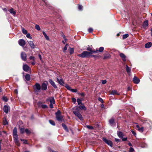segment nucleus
Here are the masks:
<instances>
[{"label":"nucleus","instance_id":"obj_1","mask_svg":"<svg viewBox=\"0 0 152 152\" xmlns=\"http://www.w3.org/2000/svg\"><path fill=\"white\" fill-rule=\"evenodd\" d=\"M78 56L81 57V58H84L87 57L88 56H93L90 54V53L87 51H83L82 53L80 54H79L77 55Z\"/></svg>","mask_w":152,"mask_h":152},{"label":"nucleus","instance_id":"obj_2","mask_svg":"<svg viewBox=\"0 0 152 152\" xmlns=\"http://www.w3.org/2000/svg\"><path fill=\"white\" fill-rule=\"evenodd\" d=\"M41 87L40 84L36 83L34 86V88L35 92H39L41 89Z\"/></svg>","mask_w":152,"mask_h":152},{"label":"nucleus","instance_id":"obj_3","mask_svg":"<svg viewBox=\"0 0 152 152\" xmlns=\"http://www.w3.org/2000/svg\"><path fill=\"white\" fill-rule=\"evenodd\" d=\"M73 113L80 120L82 121L83 120V118L79 112L76 111V110H74L73 111Z\"/></svg>","mask_w":152,"mask_h":152},{"label":"nucleus","instance_id":"obj_4","mask_svg":"<svg viewBox=\"0 0 152 152\" xmlns=\"http://www.w3.org/2000/svg\"><path fill=\"white\" fill-rule=\"evenodd\" d=\"M23 69L24 71L26 72H30L31 70L30 68L26 64H23Z\"/></svg>","mask_w":152,"mask_h":152},{"label":"nucleus","instance_id":"obj_5","mask_svg":"<svg viewBox=\"0 0 152 152\" xmlns=\"http://www.w3.org/2000/svg\"><path fill=\"white\" fill-rule=\"evenodd\" d=\"M102 140L109 146H110L111 147L112 146L113 143L111 141L109 140H108L104 137L103 138Z\"/></svg>","mask_w":152,"mask_h":152},{"label":"nucleus","instance_id":"obj_6","mask_svg":"<svg viewBox=\"0 0 152 152\" xmlns=\"http://www.w3.org/2000/svg\"><path fill=\"white\" fill-rule=\"evenodd\" d=\"M87 50L89 51V53H90V54H91L93 53H96L98 52V50L97 49L96 50H93L92 48L88 47L86 49Z\"/></svg>","mask_w":152,"mask_h":152},{"label":"nucleus","instance_id":"obj_7","mask_svg":"<svg viewBox=\"0 0 152 152\" xmlns=\"http://www.w3.org/2000/svg\"><path fill=\"white\" fill-rule=\"evenodd\" d=\"M21 57L22 60L25 61L27 59L26 54L24 52H22L21 53Z\"/></svg>","mask_w":152,"mask_h":152},{"label":"nucleus","instance_id":"obj_8","mask_svg":"<svg viewBox=\"0 0 152 152\" xmlns=\"http://www.w3.org/2000/svg\"><path fill=\"white\" fill-rule=\"evenodd\" d=\"M13 138L15 143L18 145H19L18 135H13Z\"/></svg>","mask_w":152,"mask_h":152},{"label":"nucleus","instance_id":"obj_9","mask_svg":"<svg viewBox=\"0 0 152 152\" xmlns=\"http://www.w3.org/2000/svg\"><path fill=\"white\" fill-rule=\"evenodd\" d=\"M19 44L21 46H23L26 43V42L24 40L20 39L18 41Z\"/></svg>","mask_w":152,"mask_h":152},{"label":"nucleus","instance_id":"obj_10","mask_svg":"<svg viewBox=\"0 0 152 152\" xmlns=\"http://www.w3.org/2000/svg\"><path fill=\"white\" fill-rule=\"evenodd\" d=\"M41 88L42 90H46L47 88V85L45 83H43L41 85Z\"/></svg>","mask_w":152,"mask_h":152},{"label":"nucleus","instance_id":"obj_11","mask_svg":"<svg viewBox=\"0 0 152 152\" xmlns=\"http://www.w3.org/2000/svg\"><path fill=\"white\" fill-rule=\"evenodd\" d=\"M133 80L134 83L135 84H138L140 81L139 79L136 76L134 77Z\"/></svg>","mask_w":152,"mask_h":152},{"label":"nucleus","instance_id":"obj_12","mask_svg":"<svg viewBox=\"0 0 152 152\" xmlns=\"http://www.w3.org/2000/svg\"><path fill=\"white\" fill-rule=\"evenodd\" d=\"M49 82H50V84L54 88H57V86L56 85V84H55V83L53 81V80L51 79H50L49 80Z\"/></svg>","mask_w":152,"mask_h":152},{"label":"nucleus","instance_id":"obj_13","mask_svg":"<svg viewBox=\"0 0 152 152\" xmlns=\"http://www.w3.org/2000/svg\"><path fill=\"white\" fill-rule=\"evenodd\" d=\"M121 58L123 61H126V56L122 53H120L119 54Z\"/></svg>","mask_w":152,"mask_h":152},{"label":"nucleus","instance_id":"obj_14","mask_svg":"<svg viewBox=\"0 0 152 152\" xmlns=\"http://www.w3.org/2000/svg\"><path fill=\"white\" fill-rule=\"evenodd\" d=\"M56 78L58 82L60 84L63 85L64 84V82L62 79L60 78L59 79L58 77H57Z\"/></svg>","mask_w":152,"mask_h":152},{"label":"nucleus","instance_id":"obj_15","mask_svg":"<svg viewBox=\"0 0 152 152\" xmlns=\"http://www.w3.org/2000/svg\"><path fill=\"white\" fill-rule=\"evenodd\" d=\"M28 42L30 47L32 49L35 48V45L33 41H28Z\"/></svg>","mask_w":152,"mask_h":152},{"label":"nucleus","instance_id":"obj_16","mask_svg":"<svg viewBox=\"0 0 152 152\" xmlns=\"http://www.w3.org/2000/svg\"><path fill=\"white\" fill-rule=\"evenodd\" d=\"M3 110L5 113H7L9 110V107L6 105H4V107Z\"/></svg>","mask_w":152,"mask_h":152},{"label":"nucleus","instance_id":"obj_17","mask_svg":"<svg viewBox=\"0 0 152 152\" xmlns=\"http://www.w3.org/2000/svg\"><path fill=\"white\" fill-rule=\"evenodd\" d=\"M56 118L57 120L59 121H62L63 120V116H61L60 115H57V116H56Z\"/></svg>","mask_w":152,"mask_h":152},{"label":"nucleus","instance_id":"obj_18","mask_svg":"<svg viewBox=\"0 0 152 152\" xmlns=\"http://www.w3.org/2000/svg\"><path fill=\"white\" fill-rule=\"evenodd\" d=\"M117 134L118 137L120 138H122L124 136L123 133L120 131H118L117 132Z\"/></svg>","mask_w":152,"mask_h":152},{"label":"nucleus","instance_id":"obj_19","mask_svg":"<svg viewBox=\"0 0 152 152\" xmlns=\"http://www.w3.org/2000/svg\"><path fill=\"white\" fill-rule=\"evenodd\" d=\"M151 42H149L145 44V47L146 48H149L151 46Z\"/></svg>","mask_w":152,"mask_h":152},{"label":"nucleus","instance_id":"obj_20","mask_svg":"<svg viewBox=\"0 0 152 152\" xmlns=\"http://www.w3.org/2000/svg\"><path fill=\"white\" fill-rule=\"evenodd\" d=\"M126 70L128 74H129L131 72V69L127 65H126Z\"/></svg>","mask_w":152,"mask_h":152},{"label":"nucleus","instance_id":"obj_21","mask_svg":"<svg viewBox=\"0 0 152 152\" xmlns=\"http://www.w3.org/2000/svg\"><path fill=\"white\" fill-rule=\"evenodd\" d=\"M79 108L81 109H83L84 110H86V108L85 107L84 105L83 104H81L79 106Z\"/></svg>","mask_w":152,"mask_h":152},{"label":"nucleus","instance_id":"obj_22","mask_svg":"<svg viewBox=\"0 0 152 152\" xmlns=\"http://www.w3.org/2000/svg\"><path fill=\"white\" fill-rule=\"evenodd\" d=\"M110 94L113 95H119V94L118 93L117 91L115 90L112 91L111 92Z\"/></svg>","mask_w":152,"mask_h":152},{"label":"nucleus","instance_id":"obj_23","mask_svg":"<svg viewBox=\"0 0 152 152\" xmlns=\"http://www.w3.org/2000/svg\"><path fill=\"white\" fill-rule=\"evenodd\" d=\"M148 25V21L147 20H145L143 23V26L144 28H145Z\"/></svg>","mask_w":152,"mask_h":152},{"label":"nucleus","instance_id":"obj_24","mask_svg":"<svg viewBox=\"0 0 152 152\" xmlns=\"http://www.w3.org/2000/svg\"><path fill=\"white\" fill-rule=\"evenodd\" d=\"M25 79L27 81H29L30 80V76L28 74H26L25 76Z\"/></svg>","mask_w":152,"mask_h":152},{"label":"nucleus","instance_id":"obj_25","mask_svg":"<svg viewBox=\"0 0 152 152\" xmlns=\"http://www.w3.org/2000/svg\"><path fill=\"white\" fill-rule=\"evenodd\" d=\"M62 126L64 129L67 132H68L69 131L66 126L64 124H62Z\"/></svg>","mask_w":152,"mask_h":152},{"label":"nucleus","instance_id":"obj_26","mask_svg":"<svg viewBox=\"0 0 152 152\" xmlns=\"http://www.w3.org/2000/svg\"><path fill=\"white\" fill-rule=\"evenodd\" d=\"M10 12L13 15H15L16 14L15 12L14 11V10L13 8H11L10 10Z\"/></svg>","mask_w":152,"mask_h":152},{"label":"nucleus","instance_id":"obj_27","mask_svg":"<svg viewBox=\"0 0 152 152\" xmlns=\"http://www.w3.org/2000/svg\"><path fill=\"white\" fill-rule=\"evenodd\" d=\"M50 103L52 104H55V101L54 98L53 97H52L50 98Z\"/></svg>","mask_w":152,"mask_h":152},{"label":"nucleus","instance_id":"obj_28","mask_svg":"<svg viewBox=\"0 0 152 152\" xmlns=\"http://www.w3.org/2000/svg\"><path fill=\"white\" fill-rule=\"evenodd\" d=\"M25 131L27 134H29L31 132L30 130H28L27 129H25Z\"/></svg>","mask_w":152,"mask_h":152},{"label":"nucleus","instance_id":"obj_29","mask_svg":"<svg viewBox=\"0 0 152 152\" xmlns=\"http://www.w3.org/2000/svg\"><path fill=\"white\" fill-rule=\"evenodd\" d=\"M17 129L16 127H15L13 130V135H17Z\"/></svg>","mask_w":152,"mask_h":152},{"label":"nucleus","instance_id":"obj_30","mask_svg":"<svg viewBox=\"0 0 152 152\" xmlns=\"http://www.w3.org/2000/svg\"><path fill=\"white\" fill-rule=\"evenodd\" d=\"M25 129L23 128H20V132L22 134L24 133V132H25Z\"/></svg>","mask_w":152,"mask_h":152},{"label":"nucleus","instance_id":"obj_31","mask_svg":"<svg viewBox=\"0 0 152 152\" xmlns=\"http://www.w3.org/2000/svg\"><path fill=\"white\" fill-rule=\"evenodd\" d=\"M68 46V45L66 44V45L65 46L64 48L63 51L64 52H65V51L67 50V46Z\"/></svg>","mask_w":152,"mask_h":152},{"label":"nucleus","instance_id":"obj_32","mask_svg":"<svg viewBox=\"0 0 152 152\" xmlns=\"http://www.w3.org/2000/svg\"><path fill=\"white\" fill-rule=\"evenodd\" d=\"M49 122L52 125H53V126L55 125V123L52 120H50L49 121Z\"/></svg>","mask_w":152,"mask_h":152},{"label":"nucleus","instance_id":"obj_33","mask_svg":"<svg viewBox=\"0 0 152 152\" xmlns=\"http://www.w3.org/2000/svg\"><path fill=\"white\" fill-rule=\"evenodd\" d=\"M35 28L38 31H39L41 29L39 26L37 24L35 25Z\"/></svg>","mask_w":152,"mask_h":152},{"label":"nucleus","instance_id":"obj_34","mask_svg":"<svg viewBox=\"0 0 152 152\" xmlns=\"http://www.w3.org/2000/svg\"><path fill=\"white\" fill-rule=\"evenodd\" d=\"M109 122L110 124H113L114 122V119L113 118L110 119L109 121Z\"/></svg>","mask_w":152,"mask_h":152},{"label":"nucleus","instance_id":"obj_35","mask_svg":"<svg viewBox=\"0 0 152 152\" xmlns=\"http://www.w3.org/2000/svg\"><path fill=\"white\" fill-rule=\"evenodd\" d=\"M65 87L68 90L71 91L72 88L70 86L67 85H66L65 86Z\"/></svg>","mask_w":152,"mask_h":152},{"label":"nucleus","instance_id":"obj_36","mask_svg":"<svg viewBox=\"0 0 152 152\" xmlns=\"http://www.w3.org/2000/svg\"><path fill=\"white\" fill-rule=\"evenodd\" d=\"M74 51V49L73 48H70V54H72Z\"/></svg>","mask_w":152,"mask_h":152},{"label":"nucleus","instance_id":"obj_37","mask_svg":"<svg viewBox=\"0 0 152 152\" xmlns=\"http://www.w3.org/2000/svg\"><path fill=\"white\" fill-rule=\"evenodd\" d=\"M77 102L78 103V104L79 105H80V104H82V101H81V100L80 99H77Z\"/></svg>","mask_w":152,"mask_h":152},{"label":"nucleus","instance_id":"obj_38","mask_svg":"<svg viewBox=\"0 0 152 152\" xmlns=\"http://www.w3.org/2000/svg\"><path fill=\"white\" fill-rule=\"evenodd\" d=\"M104 50V48L103 47H100L99 50V51L100 52H102Z\"/></svg>","mask_w":152,"mask_h":152},{"label":"nucleus","instance_id":"obj_39","mask_svg":"<svg viewBox=\"0 0 152 152\" xmlns=\"http://www.w3.org/2000/svg\"><path fill=\"white\" fill-rule=\"evenodd\" d=\"M22 31L23 33L24 34H27V31L24 28H23L22 29Z\"/></svg>","mask_w":152,"mask_h":152},{"label":"nucleus","instance_id":"obj_40","mask_svg":"<svg viewBox=\"0 0 152 152\" xmlns=\"http://www.w3.org/2000/svg\"><path fill=\"white\" fill-rule=\"evenodd\" d=\"M86 127L88 128V129H94V127L92 126H89V125H87L86 126Z\"/></svg>","mask_w":152,"mask_h":152},{"label":"nucleus","instance_id":"obj_41","mask_svg":"<svg viewBox=\"0 0 152 152\" xmlns=\"http://www.w3.org/2000/svg\"><path fill=\"white\" fill-rule=\"evenodd\" d=\"M129 36V35L128 34H125L123 35V38L124 39H126Z\"/></svg>","mask_w":152,"mask_h":152},{"label":"nucleus","instance_id":"obj_42","mask_svg":"<svg viewBox=\"0 0 152 152\" xmlns=\"http://www.w3.org/2000/svg\"><path fill=\"white\" fill-rule=\"evenodd\" d=\"M8 124V122L6 119H5L3 121V124L4 125H5Z\"/></svg>","mask_w":152,"mask_h":152},{"label":"nucleus","instance_id":"obj_43","mask_svg":"<svg viewBox=\"0 0 152 152\" xmlns=\"http://www.w3.org/2000/svg\"><path fill=\"white\" fill-rule=\"evenodd\" d=\"M26 36L27 38H29L30 39H31L32 38V37L31 36L30 34H26Z\"/></svg>","mask_w":152,"mask_h":152},{"label":"nucleus","instance_id":"obj_44","mask_svg":"<svg viewBox=\"0 0 152 152\" xmlns=\"http://www.w3.org/2000/svg\"><path fill=\"white\" fill-rule=\"evenodd\" d=\"M61 114V112L59 110H58L57 111V112L56 113V116H57V115H60Z\"/></svg>","mask_w":152,"mask_h":152},{"label":"nucleus","instance_id":"obj_45","mask_svg":"<svg viewBox=\"0 0 152 152\" xmlns=\"http://www.w3.org/2000/svg\"><path fill=\"white\" fill-rule=\"evenodd\" d=\"M41 106V107L44 109H45L47 107V105L45 104H42Z\"/></svg>","mask_w":152,"mask_h":152},{"label":"nucleus","instance_id":"obj_46","mask_svg":"<svg viewBox=\"0 0 152 152\" xmlns=\"http://www.w3.org/2000/svg\"><path fill=\"white\" fill-rule=\"evenodd\" d=\"M78 8L79 10H82L83 9V6L82 5H79Z\"/></svg>","mask_w":152,"mask_h":152},{"label":"nucleus","instance_id":"obj_47","mask_svg":"<svg viewBox=\"0 0 152 152\" xmlns=\"http://www.w3.org/2000/svg\"><path fill=\"white\" fill-rule=\"evenodd\" d=\"M98 100L100 102H101L102 103H103L104 102L103 100L100 97H99L98 98Z\"/></svg>","mask_w":152,"mask_h":152},{"label":"nucleus","instance_id":"obj_48","mask_svg":"<svg viewBox=\"0 0 152 152\" xmlns=\"http://www.w3.org/2000/svg\"><path fill=\"white\" fill-rule=\"evenodd\" d=\"M29 59L30 60H32L34 61H35V57L34 56H31L29 57Z\"/></svg>","mask_w":152,"mask_h":152},{"label":"nucleus","instance_id":"obj_49","mask_svg":"<svg viewBox=\"0 0 152 152\" xmlns=\"http://www.w3.org/2000/svg\"><path fill=\"white\" fill-rule=\"evenodd\" d=\"M3 100L5 102H7V98L5 96H4L3 98Z\"/></svg>","mask_w":152,"mask_h":152},{"label":"nucleus","instance_id":"obj_50","mask_svg":"<svg viewBox=\"0 0 152 152\" xmlns=\"http://www.w3.org/2000/svg\"><path fill=\"white\" fill-rule=\"evenodd\" d=\"M138 130L139 131L142 132L143 131V127H141L140 128H139V129H138Z\"/></svg>","mask_w":152,"mask_h":152},{"label":"nucleus","instance_id":"obj_51","mask_svg":"<svg viewBox=\"0 0 152 152\" xmlns=\"http://www.w3.org/2000/svg\"><path fill=\"white\" fill-rule=\"evenodd\" d=\"M70 91L72 92H77V90L76 89H73L72 88Z\"/></svg>","mask_w":152,"mask_h":152},{"label":"nucleus","instance_id":"obj_52","mask_svg":"<svg viewBox=\"0 0 152 152\" xmlns=\"http://www.w3.org/2000/svg\"><path fill=\"white\" fill-rule=\"evenodd\" d=\"M93 31V29L91 28H89L88 29V31L89 32V33H91Z\"/></svg>","mask_w":152,"mask_h":152},{"label":"nucleus","instance_id":"obj_53","mask_svg":"<svg viewBox=\"0 0 152 152\" xmlns=\"http://www.w3.org/2000/svg\"><path fill=\"white\" fill-rule=\"evenodd\" d=\"M72 102L74 103H75L76 102V99L75 98H72Z\"/></svg>","mask_w":152,"mask_h":152},{"label":"nucleus","instance_id":"obj_54","mask_svg":"<svg viewBox=\"0 0 152 152\" xmlns=\"http://www.w3.org/2000/svg\"><path fill=\"white\" fill-rule=\"evenodd\" d=\"M134 151V149L133 148L131 147L130 148L129 150V152H132Z\"/></svg>","mask_w":152,"mask_h":152},{"label":"nucleus","instance_id":"obj_55","mask_svg":"<svg viewBox=\"0 0 152 152\" xmlns=\"http://www.w3.org/2000/svg\"><path fill=\"white\" fill-rule=\"evenodd\" d=\"M106 81L105 80H102V83L103 84H104L106 83Z\"/></svg>","mask_w":152,"mask_h":152},{"label":"nucleus","instance_id":"obj_56","mask_svg":"<svg viewBox=\"0 0 152 152\" xmlns=\"http://www.w3.org/2000/svg\"><path fill=\"white\" fill-rule=\"evenodd\" d=\"M45 38H46V39L48 40H49V37L47 35L45 36Z\"/></svg>","mask_w":152,"mask_h":152},{"label":"nucleus","instance_id":"obj_57","mask_svg":"<svg viewBox=\"0 0 152 152\" xmlns=\"http://www.w3.org/2000/svg\"><path fill=\"white\" fill-rule=\"evenodd\" d=\"M127 137H125V138H123L122 139V141H126L127 140Z\"/></svg>","mask_w":152,"mask_h":152},{"label":"nucleus","instance_id":"obj_58","mask_svg":"<svg viewBox=\"0 0 152 152\" xmlns=\"http://www.w3.org/2000/svg\"><path fill=\"white\" fill-rule=\"evenodd\" d=\"M131 132L134 135H136V133L133 130H132L131 131Z\"/></svg>","mask_w":152,"mask_h":152},{"label":"nucleus","instance_id":"obj_59","mask_svg":"<svg viewBox=\"0 0 152 152\" xmlns=\"http://www.w3.org/2000/svg\"><path fill=\"white\" fill-rule=\"evenodd\" d=\"M53 104H52V103H50V108H53Z\"/></svg>","mask_w":152,"mask_h":152},{"label":"nucleus","instance_id":"obj_60","mask_svg":"<svg viewBox=\"0 0 152 152\" xmlns=\"http://www.w3.org/2000/svg\"><path fill=\"white\" fill-rule=\"evenodd\" d=\"M115 142H119L120 141L119 139H117V138H115Z\"/></svg>","mask_w":152,"mask_h":152},{"label":"nucleus","instance_id":"obj_61","mask_svg":"<svg viewBox=\"0 0 152 152\" xmlns=\"http://www.w3.org/2000/svg\"><path fill=\"white\" fill-rule=\"evenodd\" d=\"M3 10L5 12H6L7 11V9L6 8H2Z\"/></svg>","mask_w":152,"mask_h":152},{"label":"nucleus","instance_id":"obj_62","mask_svg":"<svg viewBox=\"0 0 152 152\" xmlns=\"http://www.w3.org/2000/svg\"><path fill=\"white\" fill-rule=\"evenodd\" d=\"M15 92L16 94H18V91L17 89H15L14 91Z\"/></svg>","mask_w":152,"mask_h":152},{"label":"nucleus","instance_id":"obj_63","mask_svg":"<svg viewBox=\"0 0 152 152\" xmlns=\"http://www.w3.org/2000/svg\"><path fill=\"white\" fill-rule=\"evenodd\" d=\"M109 57H110V56L109 55H108L107 56H105L104 57V59H106V58H109Z\"/></svg>","mask_w":152,"mask_h":152},{"label":"nucleus","instance_id":"obj_64","mask_svg":"<svg viewBox=\"0 0 152 152\" xmlns=\"http://www.w3.org/2000/svg\"><path fill=\"white\" fill-rule=\"evenodd\" d=\"M131 87H128L127 89V91H129L130 90H131Z\"/></svg>","mask_w":152,"mask_h":152}]
</instances>
